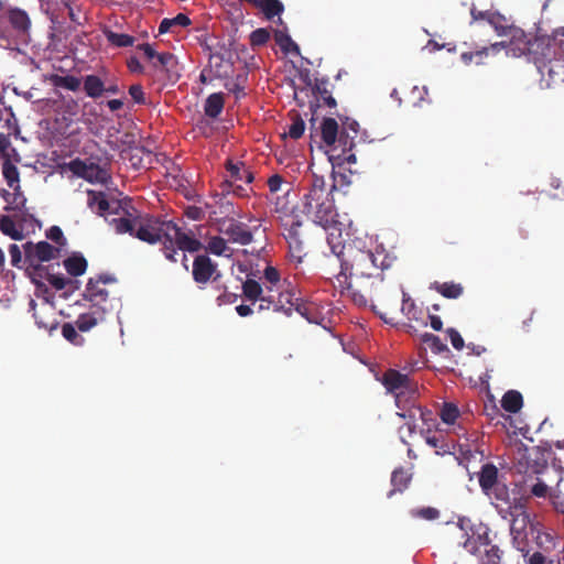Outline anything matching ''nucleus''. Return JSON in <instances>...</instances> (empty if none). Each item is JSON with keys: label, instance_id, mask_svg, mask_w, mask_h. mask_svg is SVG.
<instances>
[{"label": "nucleus", "instance_id": "f257e3e1", "mask_svg": "<svg viewBox=\"0 0 564 564\" xmlns=\"http://www.w3.org/2000/svg\"><path fill=\"white\" fill-rule=\"evenodd\" d=\"M336 184H326L324 176L312 173L307 193L302 198V212L324 229L337 228L339 221L333 192Z\"/></svg>", "mask_w": 564, "mask_h": 564}, {"label": "nucleus", "instance_id": "f03ea898", "mask_svg": "<svg viewBox=\"0 0 564 564\" xmlns=\"http://www.w3.org/2000/svg\"><path fill=\"white\" fill-rule=\"evenodd\" d=\"M109 225L118 235L129 234L143 242L154 245L166 241L167 226L172 225V220H164L150 214H132L124 210L123 216L110 219Z\"/></svg>", "mask_w": 564, "mask_h": 564}, {"label": "nucleus", "instance_id": "7ed1b4c3", "mask_svg": "<svg viewBox=\"0 0 564 564\" xmlns=\"http://www.w3.org/2000/svg\"><path fill=\"white\" fill-rule=\"evenodd\" d=\"M344 246H333L332 251L340 260V272L335 275L334 285L344 290L351 289L352 279L372 278L380 269H384V260L378 264V257L370 250L350 249L349 259H341ZM386 259V257H383Z\"/></svg>", "mask_w": 564, "mask_h": 564}, {"label": "nucleus", "instance_id": "20e7f679", "mask_svg": "<svg viewBox=\"0 0 564 564\" xmlns=\"http://www.w3.org/2000/svg\"><path fill=\"white\" fill-rule=\"evenodd\" d=\"M510 53L513 56H527L528 61L533 63L543 78L547 61L553 55L551 39L547 36H534L524 32L523 39L514 44Z\"/></svg>", "mask_w": 564, "mask_h": 564}, {"label": "nucleus", "instance_id": "39448f33", "mask_svg": "<svg viewBox=\"0 0 564 564\" xmlns=\"http://www.w3.org/2000/svg\"><path fill=\"white\" fill-rule=\"evenodd\" d=\"M24 265L28 275L32 281H36V275L46 274L42 262L56 259L59 256V248L52 246L47 241L25 242L23 246Z\"/></svg>", "mask_w": 564, "mask_h": 564}, {"label": "nucleus", "instance_id": "423d86ee", "mask_svg": "<svg viewBox=\"0 0 564 564\" xmlns=\"http://www.w3.org/2000/svg\"><path fill=\"white\" fill-rule=\"evenodd\" d=\"M359 131V123L351 118L341 119V131L338 138V144L335 145L329 154V161L334 165L354 164L357 159L352 149L355 138Z\"/></svg>", "mask_w": 564, "mask_h": 564}, {"label": "nucleus", "instance_id": "0eeeda50", "mask_svg": "<svg viewBox=\"0 0 564 564\" xmlns=\"http://www.w3.org/2000/svg\"><path fill=\"white\" fill-rule=\"evenodd\" d=\"M31 20L29 14L19 8H9L0 15V40L7 46L15 43V39H23L29 34Z\"/></svg>", "mask_w": 564, "mask_h": 564}, {"label": "nucleus", "instance_id": "6e6552de", "mask_svg": "<svg viewBox=\"0 0 564 564\" xmlns=\"http://www.w3.org/2000/svg\"><path fill=\"white\" fill-rule=\"evenodd\" d=\"M380 381L387 392L394 395L397 408H401L403 402H409L419 397L417 383L399 370L388 369L383 372Z\"/></svg>", "mask_w": 564, "mask_h": 564}, {"label": "nucleus", "instance_id": "1a4fd4ad", "mask_svg": "<svg viewBox=\"0 0 564 564\" xmlns=\"http://www.w3.org/2000/svg\"><path fill=\"white\" fill-rule=\"evenodd\" d=\"M167 239L163 241L162 252L165 258L176 262L177 250L183 252H197L204 248L203 243L194 236L192 231L185 232L175 223L167 226Z\"/></svg>", "mask_w": 564, "mask_h": 564}, {"label": "nucleus", "instance_id": "9d476101", "mask_svg": "<svg viewBox=\"0 0 564 564\" xmlns=\"http://www.w3.org/2000/svg\"><path fill=\"white\" fill-rule=\"evenodd\" d=\"M400 411L397 413L400 417L405 420L404 425L400 429V432L403 433L404 427L406 429V437H412L419 427V422L421 421L423 425L430 426V422H434L433 412L426 409H423L421 405L416 404V399L410 400L409 402H403L401 408H398Z\"/></svg>", "mask_w": 564, "mask_h": 564}, {"label": "nucleus", "instance_id": "9b49d317", "mask_svg": "<svg viewBox=\"0 0 564 564\" xmlns=\"http://www.w3.org/2000/svg\"><path fill=\"white\" fill-rule=\"evenodd\" d=\"M116 279L108 274H101L97 278H90L86 284V289L83 293L85 301L90 303L91 307L109 312L111 305L108 301L109 293L102 285L115 282Z\"/></svg>", "mask_w": 564, "mask_h": 564}, {"label": "nucleus", "instance_id": "f8f14e48", "mask_svg": "<svg viewBox=\"0 0 564 564\" xmlns=\"http://www.w3.org/2000/svg\"><path fill=\"white\" fill-rule=\"evenodd\" d=\"M513 513L514 518L510 521V534L517 550L524 552L528 546L529 533L533 531V524L525 508H514Z\"/></svg>", "mask_w": 564, "mask_h": 564}, {"label": "nucleus", "instance_id": "ddd939ff", "mask_svg": "<svg viewBox=\"0 0 564 564\" xmlns=\"http://www.w3.org/2000/svg\"><path fill=\"white\" fill-rule=\"evenodd\" d=\"M500 36H509V43L498 42L490 46V48L495 52L500 51V48H508V53H510L511 48L514 46L517 42H519L524 36V31L514 25H507L506 19L499 13H495L489 15L488 22Z\"/></svg>", "mask_w": 564, "mask_h": 564}, {"label": "nucleus", "instance_id": "4468645a", "mask_svg": "<svg viewBox=\"0 0 564 564\" xmlns=\"http://www.w3.org/2000/svg\"><path fill=\"white\" fill-rule=\"evenodd\" d=\"M281 226L283 227V236L289 243L291 256L301 261L303 253V240L300 229L302 227V223L296 218V216L288 215L281 219Z\"/></svg>", "mask_w": 564, "mask_h": 564}, {"label": "nucleus", "instance_id": "2eb2a0df", "mask_svg": "<svg viewBox=\"0 0 564 564\" xmlns=\"http://www.w3.org/2000/svg\"><path fill=\"white\" fill-rule=\"evenodd\" d=\"M192 275L197 284L205 285L210 280L217 283L220 272L217 270V264L207 254H198L193 261Z\"/></svg>", "mask_w": 564, "mask_h": 564}, {"label": "nucleus", "instance_id": "dca6fc26", "mask_svg": "<svg viewBox=\"0 0 564 564\" xmlns=\"http://www.w3.org/2000/svg\"><path fill=\"white\" fill-rule=\"evenodd\" d=\"M69 171L90 183H106L109 175L107 171L96 163H86L80 159L72 160L68 163Z\"/></svg>", "mask_w": 564, "mask_h": 564}, {"label": "nucleus", "instance_id": "f3484780", "mask_svg": "<svg viewBox=\"0 0 564 564\" xmlns=\"http://www.w3.org/2000/svg\"><path fill=\"white\" fill-rule=\"evenodd\" d=\"M218 230L227 236L228 240L234 243L246 246L251 243L253 239V235L249 227L246 224L235 219L219 223Z\"/></svg>", "mask_w": 564, "mask_h": 564}, {"label": "nucleus", "instance_id": "a211bd4d", "mask_svg": "<svg viewBox=\"0 0 564 564\" xmlns=\"http://www.w3.org/2000/svg\"><path fill=\"white\" fill-rule=\"evenodd\" d=\"M470 530L471 535H468L464 542V547L470 554L476 555L479 553L481 546H489L491 544L489 536L490 529L487 524L479 522L478 524H474Z\"/></svg>", "mask_w": 564, "mask_h": 564}, {"label": "nucleus", "instance_id": "6ab92c4d", "mask_svg": "<svg viewBox=\"0 0 564 564\" xmlns=\"http://www.w3.org/2000/svg\"><path fill=\"white\" fill-rule=\"evenodd\" d=\"M29 306L39 328L51 332L57 327L54 308L48 303L44 302L37 308V303L31 299Z\"/></svg>", "mask_w": 564, "mask_h": 564}, {"label": "nucleus", "instance_id": "aec40b11", "mask_svg": "<svg viewBox=\"0 0 564 564\" xmlns=\"http://www.w3.org/2000/svg\"><path fill=\"white\" fill-rule=\"evenodd\" d=\"M273 304L274 312H282L290 316L295 310L301 315H305L302 311L303 306L299 303V297H296L294 292L290 291L289 289H284L283 285L280 288Z\"/></svg>", "mask_w": 564, "mask_h": 564}, {"label": "nucleus", "instance_id": "412c9836", "mask_svg": "<svg viewBox=\"0 0 564 564\" xmlns=\"http://www.w3.org/2000/svg\"><path fill=\"white\" fill-rule=\"evenodd\" d=\"M268 187L270 192V200L274 202L275 204V210H284L286 208V203L281 200L279 193H282L283 195H289L291 188L290 186L284 182V178L280 174H273L268 180Z\"/></svg>", "mask_w": 564, "mask_h": 564}, {"label": "nucleus", "instance_id": "4be33fe9", "mask_svg": "<svg viewBox=\"0 0 564 564\" xmlns=\"http://www.w3.org/2000/svg\"><path fill=\"white\" fill-rule=\"evenodd\" d=\"M107 313L108 312L90 306L89 312L78 315L77 319L75 321V325L80 332H89L91 328L105 321Z\"/></svg>", "mask_w": 564, "mask_h": 564}, {"label": "nucleus", "instance_id": "5701e85b", "mask_svg": "<svg viewBox=\"0 0 564 564\" xmlns=\"http://www.w3.org/2000/svg\"><path fill=\"white\" fill-rule=\"evenodd\" d=\"M498 468L491 463H487L481 466L478 480L481 490L487 496H491V491L495 486L500 484L498 480Z\"/></svg>", "mask_w": 564, "mask_h": 564}, {"label": "nucleus", "instance_id": "b1692460", "mask_svg": "<svg viewBox=\"0 0 564 564\" xmlns=\"http://www.w3.org/2000/svg\"><path fill=\"white\" fill-rule=\"evenodd\" d=\"M431 426L432 425L427 426L426 431L423 427L421 429V433L424 435L426 444L434 448L437 455L449 454L454 446L446 441L442 433L436 432L431 434Z\"/></svg>", "mask_w": 564, "mask_h": 564}, {"label": "nucleus", "instance_id": "393cba45", "mask_svg": "<svg viewBox=\"0 0 564 564\" xmlns=\"http://www.w3.org/2000/svg\"><path fill=\"white\" fill-rule=\"evenodd\" d=\"M226 169L230 181L234 183L245 181L247 184H250L254 178L253 173L242 162L234 163L231 160H228Z\"/></svg>", "mask_w": 564, "mask_h": 564}, {"label": "nucleus", "instance_id": "a878e982", "mask_svg": "<svg viewBox=\"0 0 564 564\" xmlns=\"http://www.w3.org/2000/svg\"><path fill=\"white\" fill-rule=\"evenodd\" d=\"M2 175L8 186L14 191V195H20V173L18 167L11 162L10 158H6L2 163Z\"/></svg>", "mask_w": 564, "mask_h": 564}, {"label": "nucleus", "instance_id": "bb28decb", "mask_svg": "<svg viewBox=\"0 0 564 564\" xmlns=\"http://www.w3.org/2000/svg\"><path fill=\"white\" fill-rule=\"evenodd\" d=\"M338 123L334 118H324L321 124V137L326 145H334L339 138Z\"/></svg>", "mask_w": 564, "mask_h": 564}, {"label": "nucleus", "instance_id": "cd10ccee", "mask_svg": "<svg viewBox=\"0 0 564 564\" xmlns=\"http://www.w3.org/2000/svg\"><path fill=\"white\" fill-rule=\"evenodd\" d=\"M204 249L218 257L230 258L232 256V249L227 245V241L220 236H213L209 238L207 246Z\"/></svg>", "mask_w": 564, "mask_h": 564}, {"label": "nucleus", "instance_id": "c85d7f7f", "mask_svg": "<svg viewBox=\"0 0 564 564\" xmlns=\"http://www.w3.org/2000/svg\"><path fill=\"white\" fill-rule=\"evenodd\" d=\"M224 104L225 100L223 93H214L209 95L204 106L205 115L213 119L217 118L224 109Z\"/></svg>", "mask_w": 564, "mask_h": 564}, {"label": "nucleus", "instance_id": "c756f323", "mask_svg": "<svg viewBox=\"0 0 564 564\" xmlns=\"http://www.w3.org/2000/svg\"><path fill=\"white\" fill-rule=\"evenodd\" d=\"M522 405V394L517 390L507 391L501 399L502 409L509 413H518Z\"/></svg>", "mask_w": 564, "mask_h": 564}, {"label": "nucleus", "instance_id": "7c9ffc66", "mask_svg": "<svg viewBox=\"0 0 564 564\" xmlns=\"http://www.w3.org/2000/svg\"><path fill=\"white\" fill-rule=\"evenodd\" d=\"M411 481V475L402 467L393 470L391 475V485L393 489L388 492V497H392V495L397 491H404Z\"/></svg>", "mask_w": 564, "mask_h": 564}, {"label": "nucleus", "instance_id": "2f4dec72", "mask_svg": "<svg viewBox=\"0 0 564 564\" xmlns=\"http://www.w3.org/2000/svg\"><path fill=\"white\" fill-rule=\"evenodd\" d=\"M84 91L90 98H99L105 93V83L97 75L84 77Z\"/></svg>", "mask_w": 564, "mask_h": 564}, {"label": "nucleus", "instance_id": "473e14b6", "mask_svg": "<svg viewBox=\"0 0 564 564\" xmlns=\"http://www.w3.org/2000/svg\"><path fill=\"white\" fill-rule=\"evenodd\" d=\"M87 204L91 209L96 208V213L100 216L110 210V203L102 192L88 191Z\"/></svg>", "mask_w": 564, "mask_h": 564}, {"label": "nucleus", "instance_id": "72a5a7b5", "mask_svg": "<svg viewBox=\"0 0 564 564\" xmlns=\"http://www.w3.org/2000/svg\"><path fill=\"white\" fill-rule=\"evenodd\" d=\"M256 8H259L268 20L278 17L281 21V13L284 11V6L280 0H259Z\"/></svg>", "mask_w": 564, "mask_h": 564}, {"label": "nucleus", "instance_id": "f704fd0d", "mask_svg": "<svg viewBox=\"0 0 564 564\" xmlns=\"http://www.w3.org/2000/svg\"><path fill=\"white\" fill-rule=\"evenodd\" d=\"M64 267L72 276H79L86 272L87 260L82 254H73L64 260Z\"/></svg>", "mask_w": 564, "mask_h": 564}, {"label": "nucleus", "instance_id": "c9c22d12", "mask_svg": "<svg viewBox=\"0 0 564 564\" xmlns=\"http://www.w3.org/2000/svg\"><path fill=\"white\" fill-rule=\"evenodd\" d=\"M264 289L263 285L253 279H247L242 283V294L243 296L252 302L256 303L257 301L260 302L261 296L263 295Z\"/></svg>", "mask_w": 564, "mask_h": 564}, {"label": "nucleus", "instance_id": "e433bc0d", "mask_svg": "<svg viewBox=\"0 0 564 564\" xmlns=\"http://www.w3.org/2000/svg\"><path fill=\"white\" fill-rule=\"evenodd\" d=\"M46 274L36 275L35 284H41L43 280L47 281L55 290L61 291L66 288L67 284L72 283V280L64 276L63 274L51 273L50 269H45Z\"/></svg>", "mask_w": 564, "mask_h": 564}, {"label": "nucleus", "instance_id": "4c0bfd02", "mask_svg": "<svg viewBox=\"0 0 564 564\" xmlns=\"http://www.w3.org/2000/svg\"><path fill=\"white\" fill-rule=\"evenodd\" d=\"M433 289L444 297L453 300L458 299L464 292L463 285L455 282H435Z\"/></svg>", "mask_w": 564, "mask_h": 564}, {"label": "nucleus", "instance_id": "58836bf2", "mask_svg": "<svg viewBox=\"0 0 564 564\" xmlns=\"http://www.w3.org/2000/svg\"><path fill=\"white\" fill-rule=\"evenodd\" d=\"M0 231L13 240H22L24 238L22 229L17 228L10 216H0Z\"/></svg>", "mask_w": 564, "mask_h": 564}, {"label": "nucleus", "instance_id": "ea45409f", "mask_svg": "<svg viewBox=\"0 0 564 564\" xmlns=\"http://www.w3.org/2000/svg\"><path fill=\"white\" fill-rule=\"evenodd\" d=\"M401 312L406 316L409 321H419L422 314V311L405 292H403Z\"/></svg>", "mask_w": 564, "mask_h": 564}, {"label": "nucleus", "instance_id": "a19ab883", "mask_svg": "<svg viewBox=\"0 0 564 564\" xmlns=\"http://www.w3.org/2000/svg\"><path fill=\"white\" fill-rule=\"evenodd\" d=\"M51 80L54 86L63 87L68 90H72V91H76L80 87L79 78H77L73 75H66V76L53 75L51 77Z\"/></svg>", "mask_w": 564, "mask_h": 564}, {"label": "nucleus", "instance_id": "79ce46f5", "mask_svg": "<svg viewBox=\"0 0 564 564\" xmlns=\"http://www.w3.org/2000/svg\"><path fill=\"white\" fill-rule=\"evenodd\" d=\"M495 507L498 511V513L503 519H513L514 518V508H525L524 505L521 502V499L514 498L513 501L507 502V503H495Z\"/></svg>", "mask_w": 564, "mask_h": 564}, {"label": "nucleus", "instance_id": "37998d69", "mask_svg": "<svg viewBox=\"0 0 564 564\" xmlns=\"http://www.w3.org/2000/svg\"><path fill=\"white\" fill-rule=\"evenodd\" d=\"M275 42L280 46V48L284 53H296L299 54L300 50L297 44L285 33L275 32Z\"/></svg>", "mask_w": 564, "mask_h": 564}, {"label": "nucleus", "instance_id": "c03bdc74", "mask_svg": "<svg viewBox=\"0 0 564 564\" xmlns=\"http://www.w3.org/2000/svg\"><path fill=\"white\" fill-rule=\"evenodd\" d=\"M106 37L112 45H116L118 47H128L133 45L134 43V37L124 33L107 31Z\"/></svg>", "mask_w": 564, "mask_h": 564}, {"label": "nucleus", "instance_id": "a18cd8bd", "mask_svg": "<svg viewBox=\"0 0 564 564\" xmlns=\"http://www.w3.org/2000/svg\"><path fill=\"white\" fill-rule=\"evenodd\" d=\"M422 341L427 344L433 352L441 354L448 351V347L444 344L441 338L434 334L425 333L422 335Z\"/></svg>", "mask_w": 564, "mask_h": 564}, {"label": "nucleus", "instance_id": "49530a36", "mask_svg": "<svg viewBox=\"0 0 564 564\" xmlns=\"http://www.w3.org/2000/svg\"><path fill=\"white\" fill-rule=\"evenodd\" d=\"M76 325L72 323H65L62 326V335L63 337L74 345H82L84 343V338L77 333Z\"/></svg>", "mask_w": 564, "mask_h": 564}, {"label": "nucleus", "instance_id": "de8ad7c7", "mask_svg": "<svg viewBox=\"0 0 564 564\" xmlns=\"http://www.w3.org/2000/svg\"><path fill=\"white\" fill-rule=\"evenodd\" d=\"M459 415L458 408L453 403H444L440 416L446 424H453Z\"/></svg>", "mask_w": 564, "mask_h": 564}, {"label": "nucleus", "instance_id": "09e8293b", "mask_svg": "<svg viewBox=\"0 0 564 564\" xmlns=\"http://www.w3.org/2000/svg\"><path fill=\"white\" fill-rule=\"evenodd\" d=\"M263 279H264L263 284H270L273 286H282L283 285L278 269L272 265L265 267V269L263 271Z\"/></svg>", "mask_w": 564, "mask_h": 564}, {"label": "nucleus", "instance_id": "8fccbe9b", "mask_svg": "<svg viewBox=\"0 0 564 564\" xmlns=\"http://www.w3.org/2000/svg\"><path fill=\"white\" fill-rule=\"evenodd\" d=\"M491 498L496 500L495 503H507L510 502V495L508 487L500 482L495 486V488L491 491Z\"/></svg>", "mask_w": 564, "mask_h": 564}, {"label": "nucleus", "instance_id": "3c124183", "mask_svg": "<svg viewBox=\"0 0 564 564\" xmlns=\"http://www.w3.org/2000/svg\"><path fill=\"white\" fill-rule=\"evenodd\" d=\"M270 39V33L267 29L260 28L251 32L250 44L251 46H262L267 44Z\"/></svg>", "mask_w": 564, "mask_h": 564}, {"label": "nucleus", "instance_id": "603ef678", "mask_svg": "<svg viewBox=\"0 0 564 564\" xmlns=\"http://www.w3.org/2000/svg\"><path fill=\"white\" fill-rule=\"evenodd\" d=\"M304 130H305L304 120L300 116H296V118L293 120V122L289 127L288 135L293 140H297L303 135Z\"/></svg>", "mask_w": 564, "mask_h": 564}, {"label": "nucleus", "instance_id": "864d4df0", "mask_svg": "<svg viewBox=\"0 0 564 564\" xmlns=\"http://www.w3.org/2000/svg\"><path fill=\"white\" fill-rule=\"evenodd\" d=\"M486 550L482 564H500L502 551L497 545H489Z\"/></svg>", "mask_w": 564, "mask_h": 564}, {"label": "nucleus", "instance_id": "5fc2aeb1", "mask_svg": "<svg viewBox=\"0 0 564 564\" xmlns=\"http://www.w3.org/2000/svg\"><path fill=\"white\" fill-rule=\"evenodd\" d=\"M329 86V82L327 78L323 77V78H315V83H314V86H313V93L315 96H318L319 98H323L329 94H332V91L329 90L328 88Z\"/></svg>", "mask_w": 564, "mask_h": 564}, {"label": "nucleus", "instance_id": "6e6d98bb", "mask_svg": "<svg viewBox=\"0 0 564 564\" xmlns=\"http://www.w3.org/2000/svg\"><path fill=\"white\" fill-rule=\"evenodd\" d=\"M46 238L57 243L59 247L66 246L67 241L62 229L58 226H52L46 231Z\"/></svg>", "mask_w": 564, "mask_h": 564}, {"label": "nucleus", "instance_id": "4d7b16f0", "mask_svg": "<svg viewBox=\"0 0 564 564\" xmlns=\"http://www.w3.org/2000/svg\"><path fill=\"white\" fill-rule=\"evenodd\" d=\"M412 514L424 520H436L440 517V511L433 507H425L412 511Z\"/></svg>", "mask_w": 564, "mask_h": 564}, {"label": "nucleus", "instance_id": "13d9d810", "mask_svg": "<svg viewBox=\"0 0 564 564\" xmlns=\"http://www.w3.org/2000/svg\"><path fill=\"white\" fill-rule=\"evenodd\" d=\"M9 254L11 258V264L18 269L23 268L24 259H22V251L15 243L9 246Z\"/></svg>", "mask_w": 564, "mask_h": 564}, {"label": "nucleus", "instance_id": "bf43d9fd", "mask_svg": "<svg viewBox=\"0 0 564 564\" xmlns=\"http://www.w3.org/2000/svg\"><path fill=\"white\" fill-rule=\"evenodd\" d=\"M262 285H263L264 292L260 299V302H267V303L273 304L281 286H273L270 284H262Z\"/></svg>", "mask_w": 564, "mask_h": 564}, {"label": "nucleus", "instance_id": "052dcab7", "mask_svg": "<svg viewBox=\"0 0 564 564\" xmlns=\"http://www.w3.org/2000/svg\"><path fill=\"white\" fill-rule=\"evenodd\" d=\"M129 95L133 99L135 104L144 105L145 96L143 91V87L140 84H134L129 87Z\"/></svg>", "mask_w": 564, "mask_h": 564}, {"label": "nucleus", "instance_id": "680f3d73", "mask_svg": "<svg viewBox=\"0 0 564 564\" xmlns=\"http://www.w3.org/2000/svg\"><path fill=\"white\" fill-rule=\"evenodd\" d=\"M221 289H223V292L216 299L218 305L230 304V303H235L237 301V299H238L237 294L228 292L226 286L217 285V290H221Z\"/></svg>", "mask_w": 564, "mask_h": 564}, {"label": "nucleus", "instance_id": "e2e57ef3", "mask_svg": "<svg viewBox=\"0 0 564 564\" xmlns=\"http://www.w3.org/2000/svg\"><path fill=\"white\" fill-rule=\"evenodd\" d=\"M527 564H545L546 558L540 552L530 554V551L525 547L524 552H521Z\"/></svg>", "mask_w": 564, "mask_h": 564}, {"label": "nucleus", "instance_id": "0e129e2a", "mask_svg": "<svg viewBox=\"0 0 564 564\" xmlns=\"http://www.w3.org/2000/svg\"><path fill=\"white\" fill-rule=\"evenodd\" d=\"M184 215L192 220H202L205 217V212L198 206H187L184 209Z\"/></svg>", "mask_w": 564, "mask_h": 564}, {"label": "nucleus", "instance_id": "69168bd1", "mask_svg": "<svg viewBox=\"0 0 564 564\" xmlns=\"http://www.w3.org/2000/svg\"><path fill=\"white\" fill-rule=\"evenodd\" d=\"M446 333L448 334L453 347L457 350L463 349L465 344L460 334L455 328H448Z\"/></svg>", "mask_w": 564, "mask_h": 564}, {"label": "nucleus", "instance_id": "338daca9", "mask_svg": "<svg viewBox=\"0 0 564 564\" xmlns=\"http://www.w3.org/2000/svg\"><path fill=\"white\" fill-rule=\"evenodd\" d=\"M155 58L158 59V63L166 70H169L170 65L175 62L174 55L169 52L158 53Z\"/></svg>", "mask_w": 564, "mask_h": 564}, {"label": "nucleus", "instance_id": "774afa93", "mask_svg": "<svg viewBox=\"0 0 564 564\" xmlns=\"http://www.w3.org/2000/svg\"><path fill=\"white\" fill-rule=\"evenodd\" d=\"M552 39L564 54V26L555 29Z\"/></svg>", "mask_w": 564, "mask_h": 564}]
</instances>
